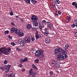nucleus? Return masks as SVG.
<instances>
[{
    "mask_svg": "<svg viewBox=\"0 0 77 77\" xmlns=\"http://www.w3.org/2000/svg\"><path fill=\"white\" fill-rule=\"evenodd\" d=\"M39 59H37L35 60L34 62L35 63H39Z\"/></svg>",
    "mask_w": 77,
    "mask_h": 77,
    "instance_id": "nucleus-18",
    "label": "nucleus"
},
{
    "mask_svg": "<svg viewBox=\"0 0 77 77\" xmlns=\"http://www.w3.org/2000/svg\"><path fill=\"white\" fill-rule=\"evenodd\" d=\"M35 28H32V30H33V31L35 30Z\"/></svg>",
    "mask_w": 77,
    "mask_h": 77,
    "instance_id": "nucleus-57",
    "label": "nucleus"
},
{
    "mask_svg": "<svg viewBox=\"0 0 77 77\" xmlns=\"http://www.w3.org/2000/svg\"><path fill=\"white\" fill-rule=\"evenodd\" d=\"M8 38H9V40H11L12 39V37L11 36V35H8Z\"/></svg>",
    "mask_w": 77,
    "mask_h": 77,
    "instance_id": "nucleus-26",
    "label": "nucleus"
},
{
    "mask_svg": "<svg viewBox=\"0 0 77 77\" xmlns=\"http://www.w3.org/2000/svg\"><path fill=\"white\" fill-rule=\"evenodd\" d=\"M60 64L57 63L55 65V68H60Z\"/></svg>",
    "mask_w": 77,
    "mask_h": 77,
    "instance_id": "nucleus-20",
    "label": "nucleus"
},
{
    "mask_svg": "<svg viewBox=\"0 0 77 77\" xmlns=\"http://www.w3.org/2000/svg\"><path fill=\"white\" fill-rule=\"evenodd\" d=\"M25 70L26 69H23L22 70V71H23V72H24Z\"/></svg>",
    "mask_w": 77,
    "mask_h": 77,
    "instance_id": "nucleus-51",
    "label": "nucleus"
},
{
    "mask_svg": "<svg viewBox=\"0 0 77 77\" xmlns=\"http://www.w3.org/2000/svg\"><path fill=\"white\" fill-rule=\"evenodd\" d=\"M23 61L24 62H27V60H28V59H27V58H24L23 59Z\"/></svg>",
    "mask_w": 77,
    "mask_h": 77,
    "instance_id": "nucleus-32",
    "label": "nucleus"
},
{
    "mask_svg": "<svg viewBox=\"0 0 77 77\" xmlns=\"http://www.w3.org/2000/svg\"><path fill=\"white\" fill-rule=\"evenodd\" d=\"M32 67H33V68L35 69H38V68L36 66H35V65H34V64H32Z\"/></svg>",
    "mask_w": 77,
    "mask_h": 77,
    "instance_id": "nucleus-22",
    "label": "nucleus"
},
{
    "mask_svg": "<svg viewBox=\"0 0 77 77\" xmlns=\"http://www.w3.org/2000/svg\"><path fill=\"white\" fill-rule=\"evenodd\" d=\"M0 69L2 71H5V69L3 67H1L0 68Z\"/></svg>",
    "mask_w": 77,
    "mask_h": 77,
    "instance_id": "nucleus-37",
    "label": "nucleus"
},
{
    "mask_svg": "<svg viewBox=\"0 0 77 77\" xmlns=\"http://www.w3.org/2000/svg\"><path fill=\"white\" fill-rule=\"evenodd\" d=\"M15 76V75L13 74H10L8 76V77H14Z\"/></svg>",
    "mask_w": 77,
    "mask_h": 77,
    "instance_id": "nucleus-25",
    "label": "nucleus"
},
{
    "mask_svg": "<svg viewBox=\"0 0 77 77\" xmlns=\"http://www.w3.org/2000/svg\"><path fill=\"white\" fill-rule=\"evenodd\" d=\"M75 37H77V32H76V33H75Z\"/></svg>",
    "mask_w": 77,
    "mask_h": 77,
    "instance_id": "nucleus-50",
    "label": "nucleus"
},
{
    "mask_svg": "<svg viewBox=\"0 0 77 77\" xmlns=\"http://www.w3.org/2000/svg\"><path fill=\"white\" fill-rule=\"evenodd\" d=\"M44 33L45 36H48V32H44Z\"/></svg>",
    "mask_w": 77,
    "mask_h": 77,
    "instance_id": "nucleus-31",
    "label": "nucleus"
},
{
    "mask_svg": "<svg viewBox=\"0 0 77 77\" xmlns=\"http://www.w3.org/2000/svg\"><path fill=\"white\" fill-rule=\"evenodd\" d=\"M35 37L36 39H39V38H42V36L40 35H35Z\"/></svg>",
    "mask_w": 77,
    "mask_h": 77,
    "instance_id": "nucleus-12",
    "label": "nucleus"
},
{
    "mask_svg": "<svg viewBox=\"0 0 77 77\" xmlns=\"http://www.w3.org/2000/svg\"><path fill=\"white\" fill-rule=\"evenodd\" d=\"M38 23L36 22H35V26H38Z\"/></svg>",
    "mask_w": 77,
    "mask_h": 77,
    "instance_id": "nucleus-41",
    "label": "nucleus"
},
{
    "mask_svg": "<svg viewBox=\"0 0 77 77\" xmlns=\"http://www.w3.org/2000/svg\"><path fill=\"white\" fill-rule=\"evenodd\" d=\"M20 62L21 63H23V62H24V60L23 59H21L20 60Z\"/></svg>",
    "mask_w": 77,
    "mask_h": 77,
    "instance_id": "nucleus-46",
    "label": "nucleus"
},
{
    "mask_svg": "<svg viewBox=\"0 0 77 77\" xmlns=\"http://www.w3.org/2000/svg\"><path fill=\"white\" fill-rule=\"evenodd\" d=\"M75 24L73 23L72 26H71V27L72 28H74V27H75Z\"/></svg>",
    "mask_w": 77,
    "mask_h": 77,
    "instance_id": "nucleus-40",
    "label": "nucleus"
},
{
    "mask_svg": "<svg viewBox=\"0 0 77 77\" xmlns=\"http://www.w3.org/2000/svg\"><path fill=\"white\" fill-rule=\"evenodd\" d=\"M32 41V42H34L35 41V38H31Z\"/></svg>",
    "mask_w": 77,
    "mask_h": 77,
    "instance_id": "nucleus-39",
    "label": "nucleus"
},
{
    "mask_svg": "<svg viewBox=\"0 0 77 77\" xmlns=\"http://www.w3.org/2000/svg\"><path fill=\"white\" fill-rule=\"evenodd\" d=\"M11 65H7L5 69V70L6 72H8L9 69H10V68H11Z\"/></svg>",
    "mask_w": 77,
    "mask_h": 77,
    "instance_id": "nucleus-7",
    "label": "nucleus"
},
{
    "mask_svg": "<svg viewBox=\"0 0 77 77\" xmlns=\"http://www.w3.org/2000/svg\"><path fill=\"white\" fill-rule=\"evenodd\" d=\"M56 4H60V2L59 0H56L55 2Z\"/></svg>",
    "mask_w": 77,
    "mask_h": 77,
    "instance_id": "nucleus-21",
    "label": "nucleus"
},
{
    "mask_svg": "<svg viewBox=\"0 0 77 77\" xmlns=\"http://www.w3.org/2000/svg\"><path fill=\"white\" fill-rule=\"evenodd\" d=\"M72 6H75L76 5V2H73L72 3Z\"/></svg>",
    "mask_w": 77,
    "mask_h": 77,
    "instance_id": "nucleus-36",
    "label": "nucleus"
},
{
    "mask_svg": "<svg viewBox=\"0 0 77 77\" xmlns=\"http://www.w3.org/2000/svg\"><path fill=\"white\" fill-rule=\"evenodd\" d=\"M31 51H35V49H34V48H32L31 49Z\"/></svg>",
    "mask_w": 77,
    "mask_h": 77,
    "instance_id": "nucleus-45",
    "label": "nucleus"
},
{
    "mask_svg": "<svg viewBox=\"0 0 77 77\" xmlns=\"http://www.w3.org/2000/svg\"><path fill=\"white\" fill-rule=\"evenodd\" d=\"M52 63L53 64H56L57 63V61L55 60H54L52 61Z\"/></svg>",
    "mask_w": 77,
    "mask_h": 77,
    "instance_id": "nucleus-27",
    "label": "nucleus"
},
{
    "mask_svg": "<svg viewBox=\"0 0 77 77\" xmlns=\"http://www.w3.org/2000/svg\"><path fill=\"white\" fill-rule=\"evenodd\" d=\"M15 28L14 27H13L11 29V33H14V30L15 31Z\"/></svg>",
    "mask_w": 77,
    "mask_h": 77,
    "instance_id": "nucleus-19",
    "label": "nucleus"
},
{
    "mask_svg": "<svg viewBox=\"0 0 77 77\" xmlns=\"http://www.w3.org/2000/svg\"><path fill=\"white\" fill-rule=\"evenodd\" d=\"M16 50H17V51H21V50H22L20 49L19 48H16Z\"/></svg>",
    "mask_w": 77,
    "mask_h": 77,
    "instance_id": "nucleus-35",
    "label": "nucleus"
},
{
    "mask_svg": "<svg viewBox=\"0 0 77 77\" xmlns=\"http://www.w3.org/2000/svg\"><path fill=\"white\" fill-rule=\"evenodd\" d=\"M59 52L57 51V49H55L54 50V54L56 55V54H57Z\"/></svg>",
    "mask_w": 77,
    "mask_h": 77,
    "instance_id": "nucleus-16",
    "label": "nucleus"
},
{
    "mask_svg": "<svg viewBox=\"0 0 77 77\" xmlns=\"http://www.w3.org/2000/svg\"><path fill=\"white\" fill-rule=\"evenodd\" d=\"M8 61L6 60H5L4 61V64H6L8 63Z\"/></svg>",
    "mask_w": 77,
    "mask_h": 77,
    "instance_id": "nucleus-38",
    "label": "nucleus"
},
{
    "mask_svg": "<svg viewBox=\"0 0 77 77\" xmlns=\"http://www.w3.org/2000/svg\"><path fill=\"white\" fill-rule=\"evenodd\" d=\"M47 24L48 28H49L50 29H51V27L53 26V23L50 22H47Z\"/></svg>",
    "mask_w": 77,
    "mask_h": 77,
    "instance_id": "nucleus-5",
    "label": "nucleus"
},
{
    "mask_svg": "<svg viewBox=\"0 0 77 77\" xmlns=\"http://www.w3.org/2000/svg\"><path fill=\"white\" fill-rule=\"evenodd\" d=\"M56 12H57V13H58V12H57V11H56Z\"/></svg>",
    "mask_w": 77,
    "mask_h": 77,
    "instance_id": "nucleus-64",
    "label": "nucleus"
},
{
    "mask_svg": "<svg viewBox=\"0 0 77 77\" xmlns=\"http://www.w3.org/2000/svg\"><path fill=\"white\" fill-rule=\"evenodd\" d=\"M38 16L35 15H33L31 17V20H38Z\"/></svg>",
    "mask_w": 77,
    "mask_h": 77,
    "instance_id": "nucleus-8",
    "label": "nucleus"
},
{
    "mask_svg": "<svg viewBox=\"0 0 77 77\" xmlns=\"http://www.w3.org/2000/svg\"><path fill=\"white\" fill-rule=\"evenodd\" d=\"M32 70H33V69H31L29 71L30 74H33L32 73H34V72H32Z\"/></svg>",
    "mask_w": 77,
    "mask_h": 77,
    "instance_id": "nucleus-23",
    "label": "nucleus"
},
{
    "mask_svg": "<svg viewBox=\"0 0 77 77\" xmlns=\"http://www.w3.org/2000/svg\"><path fill=\"white\" fill-rule=\"evenodd\" d=\"M49 74H50V77H53V75H54V72L53 71H50L49 72Z\"/></svg>",
    "mask_w": 77,
    "mask_h": 77,
    "instance_id": "nucleus-14",
    "label": "nucleus"
},
{
    "mask_svg": "<svg viewBox=\"0 0 77 77\" xmlns=\"http://www.w3.org/2000/svg\"><path fill=\"white\" fill-rule=\"evenodd\" d=\"M57 50L58 52H62L63 51V53L61 54L60 53L57 55V60L58 61L60 60H63L64 59H66L67 58V53L66 52H65V51L64 50H63V49L61 48L60 46H58L57 48Z\"/></svg>",
    "mask_w": 77,
    "mask_h": 77,
    "instance_id": "nucleus-1",
    "label": "nucleus"
},
{
    "mask_svg": "<svg viewBox=\"0 0 77 77\" xmlns=\"http://www.w3.org/2000/svg\"><path fill=\"white\" fill-rule=\"evenodd\" d=\"M69 47V45H66L65 46V49H68Z\"/></svg>",
    "mask_w": 77,
    "mask_h": 77,
    "instance_id": "nucleus-29",
    "label": "nucleus"
},
{
    "mask_svg": "<svg viewBox=\"0 0 77 77\" xmlns=\"http://www.w3.org/2000/svg\"><path fill=\"white\" fill-rule=\"evenodd\" d=\"M44 30L45 31L44 32H48V29H47V28H45Z\"/></svg>",
    "mask_w": 77,
    "mask_h": 77,
    "instance_id": "nucleus-30",
    "label": "nucleus"
},
{
    "mask_svg": "<svg viewBox=\"0 0 77 77\" xmlns=\"http://www.w3.org/2000/svg\"><path fill=\"white\" fill-rule=\"evenodd\" d=\"M30 39L29 37L26 36L24 37V40L19 39L18 40V42L20 44L21 47H23L24 46V44L29 43L30 42Z\"/></svg>",
    "mask_w": 77,
    "mask_h": 77,
    "instance_id": "nucleus-2",
    "label": "nucleus"
},
{
    "mask_svg": "<svg viewBox=\"0 0 77 77\" xmlns=\"http://www.w3.org/2000/svg\"><path fill=\"white\" fill-rule=\"evenodd\" d=\"M39 29H40V30H42V26H39Z\"/></svg>",
    "mask_w": 77,
    "mask_h": 77,
    "instance_id": "nucleus-43",
    "label": "nucleus"
},
{
    "mask_svg": "<svg viewBox=\"0 0 77 77\" xmlns=\"http://www.w3.org/2000/svg\"><path fill=\"white\" fill-rule=\"evenodd\" d=\"M52 6H54V7H56V6L55 5V4H52Z\"/></svg>",
    "mask_w": 77,
    "mask_h": 77,
    "instance_id": "nucleus-55",
    "label": "nucleus"
},
{
    "mask_svg": "<svg viewBox=\"0 0 77 77\" xmlns=\"http://www.w3.org/2000/svg\"><path fill=\"white\" fill-rule=\"evenodd\" d=\"M54 2H53L52 3V5H54Z\"/></svg>",
    "mask_w": 77,
    "mask_h": 77,
    "instance_id": "nucleus-61",
    "label": "nucleus"
},
{
    "mask_svg": "<svg viewBox=\"0 0 77 77\" xmlns=\"http://www.w3.org/2000/svg\"><path fill=\"white\" fill-rule=\"evenodd\" d=\"M10 15H11V16H13V15H14V13H13V11H11Z\"/></svg>",
    "mask_w": 77,
    "mask_h": 77,
    "instance_id": "nucleus-28",
    "label": "nucleus"
},
{
    "mask_svg": "<svg viewBox=\"0 0 77 77\" xmlns=\"http://www.w3.org/2000/svg\"><path fill=\"white\" fill-rule=\"evenodd\" d=\"M2 50V47L1 48H0V51H1Z\"/></svg>",
    "mask_w": 77,
    "mask_h": 77,
    "instance_id": "nucleus-63",
    "label": "nucleus"
},
{
    "mask_svg": "<svg viewBox=\"0 0 77 77\" xmlns=\"http://www.w3.org/2000/svg\"><path fill=\"white\" fill-rule=\"evenodd\" d=\"M4 48L5 49L6 51V53H5V54H6L7 53H8V54H10V53H11V48L8 47L7 48Z\"/></svg>",
    "mask_w": 77,
    "mask_h": 77,
    "instance_id": "nucleus-4",
    "label": "nucleus"
},
{
    "mask_svg": "<svg viewBox=\"0 0 77 77\" xmlns=\"http://www.w3.org/2000/svg\"><path fill=\"white\" fill-rule=\"evenodd\" d=\"M20 66L21 68H22L23 67V65L21 64H20Z\"/></svg>",
    "mask_w": 77,
    "mask_h": 77,
    "instance_id": "nucleus-52",
    "label": "nucleus"
},
{
    "mask_svg": "<svg viewBox=\"0 0 77 77\" xmlns=\"http://www.w3.org/2000/svg\"><path fill=\"white\" fill-rule=\"evenodd\" d=\"M62 22L63 23H69V20H61Z\"/></svg>",
    "mask_w": 77,
    "mask_h": 77,
    "instance_id": "nucleus-11",
    "label": "nucleus"
},
{
    "mask_svg": "<svg viewBox=\"0 0 77 77\" xmlns=\"http://www.w3.org/2000/svg\"><path fill=\"white\" fill-rule=\"evenodd\" d=\"M9 32V31L6 30L5 32V35H6V34H8Z\"/></svg>",
    "mask_w": 77,
    "mask_h": 77,
    "instance_id": "nucleus-33",
    "label": "nucleus"
},
{
    "mask_svg": "<svg viewBox=\"0 0 77 77\" xmlns=\"http://www.w3.org/2000/svg\"><path fill=\"white\" fill-rule=\"evenodd\" d=\"M75 8L77 9V4H76L75 5Z\"/></svg>",
    "mask_w": 77,
    "mask_h": 77,
    "instance_id": "nucleus-53",
    "label": "nucleus"
},
{
    "mask_svg": "<svg viewBox=\"0 0 77 77\" xmlns=\"http://www.w3.org/2000/svg\"><path fill=\"white\" fill-rule=\"evenodd\" d=\"M44 53V51L42 50H38L36 51L35 53V56L36 57H39V59H44L45 58L44 55L43 54Z\"/></svg>",
    "mask_w": 77,
    "mask_h": 77,
    "instance_id": "nucleus-3",
    "label": "nucleus"
},
{
    "mask_svg": "<svg viewBox=\"0 0 77 77\" xmlns=\"http://www.w3.org/2000/svg\"><path fill=\"white\" fill-rule=\"evenodd\" d=\"M31 1L33 4H35V3H38L37 1L35 0H31Z\"/></svg>",
    "mask_w": 77,
    "mask_h": 77,
    "instance_id": "nucleus-17",
    "label": "nucleus"
},
{
    "mask_svg": "<svg viewBox=\"0 0 77 77\" xmlns=\"http://www.w3.org/2000/svg\"><path fill=\"white\" fill-rule=\"evenodd\" d=\"M24 35V33H23V32H20L18 34L19 37H21L23 36Z\"/></svg>",
    "mask_w": 77,
    "mask_h": 77,
    "instance_id": "nucleus-10",
    "label": "nucleus"
},
{
    "mask_svg": "<svg viewBox=\"0 0 77 77\" xmlns=\"http://www.w3.org/2000/svg\"><path fill=\"white\" fill-rule=\"evenodd\" d=\"M42 24H45V23H46V21H45V20H44L42 21Z\"/></svg>",
    "mask_w": 77,
    "mask_h": 77,
    "instance_id": "nucleus-42",
    "label": "nucleus"
},
{
    "mask_svg": "<svg viewBox=\"0 0 77 77\" xmlns=\"http://www.w3.org/2000/svg\"><path fill=\"white\" fill-rule=\"evenodd\" d=\"M58 14H59V15H60L61 14V12L60 11H58Z\"/></svg>",
    "mask_w": 77,
    "mask_h": 77,
    "instance_id": "nucleus-47",
    "label": "nucleus"
},
{
    "mask_svg": "<svg viewBox=\"0 0 77 77\" xmlns=\"http://www.w3.org/2000/svg\"><path fill=\"white\" fill-rule=\"evenodd\" d=\"M11 44L12 45H13V46H15V44L14 42H11Z\"/></svg>",
    "mask_w": 77,
    "mask_h": 77,
    "instance_id": "nucleus-34",
    "label": "nucleus"
},
{
    "mask_svg": "<svg viewBox=\"0 0 77 77\" xmlns=\"http://www.w3.org/2000/svg\"><path fill=\"white\" fill-rule=\"evenodd\" d=\"M55 16H58L59 15H58V13L57 12H56L55 14H54Z\"/></svg>",
    "mask_w": 77,
    "mask_h": 77,
    "instance_id": "nucleus-44",
    "label": "nucleus"
},
{
    "mask_svg": "<svg viewBox=\"0 0 77 77\" xmlns=\"http://www.w3.org/2000/svg\"><path fill=\"white\" fill-rule=\"evenodd\" d=\"M67 20H70V17L69 16L66 17Z\"/></svg>",
    "mask_w": 77,
    "mask_h": 77,
    "instance_id": "nucleus-48",
    "label": "nucleus"
},
{
    "mask_svg": "<svg viewBox=\"0 0 77 77\" xmlns=\"http://www.w3.org/2000/svg\"><path fill=\"white\" fill-rule=\"evenodd\" d=\"M23 20H21V21H22V22H24Z\"/></svg>",
    "mask_w": 77,
    "mask_h": 77,
    "instance_id": "nucleus-59",
    "label": "nucleus"
},
{
    "mask_svg": "<svg viewBox=\"0 0 77 77\" xmlns=\"http://www.w3.org/2000/svg\"><path fill=\"white\" fill-rule=\"evenodd\" d=\"M75 26H76V27H77V23L75 24Z\"/></svg>",
    "mask_w": 77,
    "mask_h": 77,
    "instance_id": "nucleus-56",
    "label": "nucleus"
},
{
    "mask_svg": "<svg viewBox=\"0 0 77 77\" xmlns=\"http://www.w3.org/2000/svg\"><path fill=\"white\" fill-rule=\"evenodd\" d=\"M38 35V31H36V33H35V35Z\"/></svg>",
    "mask_w": 77,
    "mask_h": 77,
    "instance_id": "nucleus-49",
    "label": "nucleus"
},
{
    "mask_svg": "<svg viewBox=\"0 0 77 77\" xmlns=\"http://www.w3.org/2000/svg\"><path fill=\"white\" fill-rule=\"evenodd\" d=\"M50 39L49 38H46L45 39V42L46 44H49L50 42Z\"/></svg>",
    "mask_w": 77,
    "mask_h": 77,
    "instance_id": "nucleus-9",
    "label": "nucleus"
},
{
    "mask_svg": "<svg viewBox=\"0 0 77 77\" xmlns=\"http://www.w3.org/2000/svg\"><path fill=\"white\" fill-rule=\"evenodd\" d=\"M11 24L12 25V26H14L15 25V24H14V23H11Z\"/></svg>",
    "mask_w": 77,
    "mask_h": 77,
    "instance_id": "nucleus-54",
    "label": "nucleus"
},
{
    "mask_svg": "<svg viewBox=\"0 0 77 77\" xmlns=\"http://www.w3.org/2000/svg\"><path fill=\"white\" fill-rule=\"evenodd\" d=\"M20 29H18L17 28H15V29L14 32L16 33H19V32H20Z\"/></svg>",
    "mask_w": 77,
    "mask_h": 77,
    "instance_id": "nucleus-13",
    "label": "nucleus"
},
{
    "mask_svg": "<svg viewBox=\"0 0 77 77\" xmlns=\"http://www.w3.org/2000/svg\"><path fill=\"white\" fill-rule=\"evenodd\" d=\"M27 28L28 29H29L30 28L32 27V26L30 25V24H28V25L27 26Z\"/></svg>",
    "mask_w": 77,
    "mask_h": 77,
    "instance_id": "nucleus-24",
    "label": "nucleus"
},
{
    "mask_svg": "<svg viewBox=\"0 0 77 77\" xmlns=\"http://www.w3.org/2000/svg\"><path fill=\"white\" fill-rule=\"evenodd\" d=\"M74 21H75V22H77V20H74Z\"/></svg>",
    "mask_w": 77,
    "mask_h": 77,
    "instance_id": "nucleus-58",
    "label": "nucleus"
},
{
    "mask_svg": "<svg viewBox=\"0 0 77 77\" xmlns=\"http://www.w3.org/2000/svg\"><path fill=\"white\" fill-rule=\"evenodd\" d=\"M6 51L3 47H2L1 50L0 51V55H2V54L3 53L5 54V53H6Z\"/></svg>",
    "mask_w": 77,
    "mask_h": 77,
    "instance_id": "nucleus-6",
    "label": "nucleus"
},
{
    "mask_svg": "<svg viewBox=\"0 0 77 77\" xmlns=\"http://www.w3.org/2000/svg\"><path fill=\"white\" fill-rule=\"evenodd\" d=\"M33 21H37V20H32Z\"/></svg>",
    "mask_w": 77,
    "mask_h": 77,
    "instance_id": "nucleus-60",
    "label": "nucleus"
},
{
    "mask_svg": "<svg viewBox=\"0 0 77 77\" xmlns=\"http://www.w3.org/2000/svg\"><path fill=\"white\" fill-rule=\"evenodd\" d=\"M31 75V77H35V75H36L37 73L36 72H34V73H32V74H30Z\"/></svg>",
    "mask_w": 77,
    "mask_h": 77,
    "instance_id": "nucleus-15",
    "label": "nucleus"
},
{
    "mask_svg": "<svg viewBox=\"0 0 77 77\" xmlns=\"http://www.w3.org/2000/svg\"><path fill=\"white\" fill-rule=\"evenodd\" d=\"M16 18H18V16H16Z\"/></svg>",
    "mask_w": 77,
    "mask_h": 77,
    "instance_id": "nucleus-62",
    "label": "nucleus"
}]
</instances>
